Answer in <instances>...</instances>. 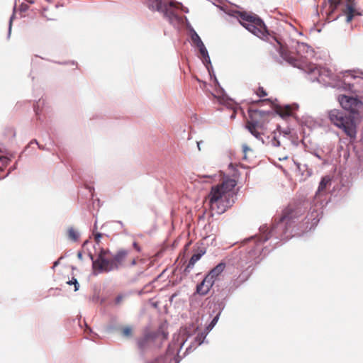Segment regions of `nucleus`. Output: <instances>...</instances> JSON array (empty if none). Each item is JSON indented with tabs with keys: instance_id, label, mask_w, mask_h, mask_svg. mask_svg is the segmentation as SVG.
<instances>
[{
	"instance_id": "nucleus-33",
	"label": "nucleus",
	"mask_w": 363,
	"mask_h": 363,
	"mask_svg": "<svg viewBox=\"0 0 363 363\" xmlns=\"http://www.w3.org/2000/svg\"><path fill=\"white\" fill-rule=\"evenodd\" d=\"M133 247H134V248H135L138 252H140L141 248H140V245H139L137 242H135L133 243Z\"/></svg>"
},
{
	"instance_id": "nucleus-23",
	"label": "nucleus",
	"mask_w": 363,
	"mask_h": 363,
	"mask_svg": "<svg viewBox=\"0 0 363 363\" xmlns=\"http://www.w3.org/2000/svg\"><path fill=\"white\" fill-rule=\"evenodd\" d=\"M255 93L260 98L267 96V91L262 86L258 87Z\"/></svg>"
},
{
	"instance_id": "nucleus-22",
	"label": "nucleus",
	"mask_w": 363,
	"mask_h": 363,
	"mask_svg": "<svg viewBox=\"0 0 363 363\" xmlns=\"http://www.w3.org/2000/svg\"><path fill=\"white\" fill-rule=\"evenodd\" d=\"M121 332L123 335L125 337H130L132 335V328L130 327H124Z\"/></svg>"
},
{
	"instance_id": "nucleus-7",
	"label": "nucleus",
	"mask_w": 363,
	"mask_h": 363,
	"mask_svg": "<svg viewBox=\"0 0 363 363\" xmlns=\"http://www.w3.org/2000/svg\"><path fill=\"white\" fill-rule=\"evenodd\" d=\"M167 335L168 333L162 328H160L157 330H146L143 337L138 340L137 344L138 347L143 350L148 347L150 342H154L156 339L161 338L162 340H164L167 338Z\"/></svg>"
},
{
	"instance_id": "nucleus-2",
	"label": "nucleus",
	"mask_w": 363,
	"mask_h": 363,
	"mask_svg": "<svg viewBox=\"0 0 363 363\" xmlns=\"http://www.w3.org/2000/svg\"><path fill=\"white\" fill-rule=\"evenodd\" d=\"M339 102L342 107L350 111V113L337 109L331 110L328 114L330 121L335 126L341 128L351 139H354L357 135V125L352 113H357L362 104L356 98L346 95L340 96Z\"/></svg>"
},
{
	"instance_id": "nucleus-30",
	"label": "nucleus",
	"mask_w": 363,
	"mask_h": 363,
	"mask_svg": "<svg viewBox=\"0 0 363 363\" xmlns=\"http://www.w3.org/2000/svg\"><path fill=\"white\" fill-rule=\"evenodd\" d=\"M124 296L123 295H118L115 300L116 304H119L123 300Z\"/></svg>"
},
{
	"instance_id": "nucleus-10",
	"label": "nucleus",
	"mask_w": 363,
	"mask_h": 363,
	"mask_svg": "<svg viewBox=\"0 0 363 363\" xmlns=\"http://www.w3.org/2000/svg\"><path fill=\"white\" fill-rule=\"evenodd\" d=\"M296 212L293 208L288 207L283 211L278 225L281 226L284 224L288 225L293 219L296 218Z\"/></svg>"
},
{
	"instance_id": "nucleus-16",
	"label": "nucleus",
	"mask_w": 363,
	"mask_h": 363,
	"mask_svg": "<svg viewBox=\"0 0 363 363\" xmlns=\"http://www.w3.org/2000/svg\"><path fill=\"white\" fill-rule=\"evenodd\" d=\"M276 111L281 117H288L292 115L293 107L290 105L278 106L276 108Z\"/></svg>"
},
{
	"instance_id": "nucleus-13",
	"label": "nucleus",
	"mask_w": 363,
	"mask_h": 363,
	"mask_svg": "<svg viewBox=\"0 0 363 363\" xmlns=\"http://www.w3.org/2000/svg\"><path fill=\"white\" fill-rule=\"evenodd\" d=\"M145 4L150 10L161 12L166 0H145Z\"/></svg>"
},
{
	"instance_id": "nucleus-25",
	"label": "nucleus",
	"mask_w": 363,
	"mask_h": 363,
	"mask_svg": "<svg viewBox=\"0 0 363 363\" xmlns=\"http://www.w3.org/2000/svg\"><path fill=\"white\" fill-rule=\"evenodd\" d=\"M218 315L213 318L210 324L207 326L208 330H211L216 325V324L218 322Z\"/></svg>"
},
{
	"instance_id": "nucleus-11",
	"label": "nucleus",
	"mask_w": 363,
	"mask_h": 363,
	"mask_svg": "<svg viewBox=\"0 0 363 363\" xmlns=\"http://www.w3.org/2000/svg\"><path fill=\"white\" fill-rule=\"evenodd\" d=\"M215 282L208 276L196 286V292L200 295L207 294Z\"/></svg>"
},
{
	"instance_id": "nucleus-38",
	"label": "nucleus",
	"mask_w": 363,
	"mask_h": 363,
	"mask_svg": "<svg viewBox=\"0 0 363 363\" xmlns=\"http://www.w3.org/2000/svg\"><path fill=\"white\" fill-rule=\"evenodd\" d=\"M22 6H23V4L19 6L20 9H21Z\"/></svg>"
},
{
	"instance_id": "nucleus-37",
	"label": "nucleus",
	"mask_w": 363,
	"mask_h": 363,
	"mask_svg": "<svg viewBox=\"0 0 363 363\" xmlns=\"http://www.w3.org/2000/svg\"><path fill=\"white\" fill-rule=\"evenodd\" d=\"M33 143H35V145H38V143L35 140L34 142H31L30 143V145H32Z\"/></svg>"
},
{
	"instance_id": "nucleus-39",
	"label": "nucleus",
	"mask_w": 363,
	"mask_h": 363,
	"mask_svg": "<svg viewBox=\"0 0 363 363\" xmlns=\"http://www.w3.org/2000/svg\"><path fill=\"white\" fill-rule=\"evenodd\" d=\"M0 152H2V151L0 150Z\"/></svg>"
},
{
	"instance_id": "nucleus-19",
	"label": "nucleus",
	"mask_w": 363,
	"mask_h": 363,
	"mask_svg": "<svg viewBox=\"0 0 363 363\" xmlns=\"http://www.w3.org/2000/svg\"><path fill=\"white\" fill-rule=\"evenodd\" d=\"M191 40L197 48L203 45V43L202 42L199 35L195 31H194V33L191 35Z\"/></svg>"
},
{
	"instance_id": "nucleus-5",
	"label": "nucleus",
	"mask_w": 363,
	"mask_h": 363,
	"mask_svg": "<svg viewBox=\"0 0 363 363\" xmlns=\"http://www.w3.org/2000/svg\"><path fill=\"white\" fill-rule=\"evenodd\" d=\"M359 0H329L330 12L340 9L347 16V22L352 21L356 15H362L357 7Z\"/></svg>"
},
{
	"instance_id": "nucleus-29",
	"label": "nucleus",
	"mask_w": 363,
	"mask_h": 363,
	"mask_svg": "<svg viewBox=\"0 0 363 363\" xmlns=\"http://www.w3.org/2000/svg\"><path fill=\"white\" fill-rule=\"evenodd\" d=\"M205 335H203V333H201V335H199L197 337H196V340L199 341V345H201L204 338H205Z\"/></svg>"
},
{
	"instance_id": "nucleus-9",
	"label": "nucleus",
	"mask_w": 363,
	"mask_h": 363,
	"mask_svg": "<svg viewBox=\"0 0 363 363\" xmlns=\"http://www.w3.org/2000/svg\"><path fill=\"white\" fill-rule=\"evenodd\" d=\"M182 4L173 0H166L161 13L172 22L179 18L178 11L181 9Z\"/></svg>"
},
{
	"instance_id": "nucleus-28",
	"label": "nucleus",
	"mask_w": 363,
	"mask_h": 363,
	"mask_svg": "<svg viewBox=\"0 0 363 363\" xmlns=\"http://www.w3.org/2000/svg\"><path fill=\"white\" fill-rule=\"evenodd\" d=\"M271 143L274 147H279L280 145L279 140L277 138L276 135H274L271 140Z\"/></svg>"
},
{
	"instance_id": "nucleus-6",
	"label": "nucleus",
	"mask_w": 363,
	"mask_h": 363,
	"mask_svg": "<svg viewBox=\"0 0 363 363\" xmlns=\"http://www.w3.org/2000/svg\"><path fill=\"white\" fill-rule=\"evenodd\" d=\"M109 251L101 249L97 259L93 261V269L99 272H108L116 269V265L111 257H108Z\"/></svg>"
},
{
	"instance_id": "nucleus-12",
	"label": "nucleus",
	"mask_w": 363,
	"mask_h": 363,
	"mask_svg": "<svg viewBox=\"0 0 363 363\" xmlns=\"http://www.w3.org/2000/svg\"><path fill=\"white\" fill-rule=\"evenodd\" d=\"M128 255V251L125 250H120L117 252L116 255H114L112 258L113 259L114 263L116 265V269H118L120 267L123 266L125 263V261Z\"/></svg>"
},
{
	"instance_id": "nucleus-3",
	"label": "nucleus",
	"mask_w": 363,
	"mask_h": 363,
	"mask_svg": "<svg viewBox=\"0 0 363 363\" xmlns=\"http://www.w3.org/2000/svg\"><path fill=\"white\" fill-rule=\"evenodd\" d=\"M236 185L235 179L228 178L221 184L212 186L208 196L211 209L221 214L230 208L234 203L233 189Z\"/></svg>"
},
{
	"instance_id": "nucleus-20",
	"label": "nucleus",
	"mask_w": 363,
	"mask_h": 363,
	"mask_svg": "<svg viewBox=\"0 0 363 363\" xmlns=\"http://www.w3.org/2000/svg\"><path fill=\"white\" fill-rule=\"evenodd\" d=\"M93 235H94V238L95 242L97 244H99L100 242H101V238L103 236V234L101 233L97 232V225H96V223H95L94 225Z\"/></svg>"
},
{
	"instance_id": "nucleus-4",
	"label": "nucleus",
	"mask_w": 363,
	"mask_h": 363,
	"mask_svg": "<svg viewBox=\"0 0 363 363\" xmlns=\"http://www.w3.org/2000/svg\"><path fill=\"white\" fill-rule=\"evenodd\" d=\"M249 119L246 123V128L257 139H262V135H265L269 122L270 112L254 110L249 108Z\"/></svg>"
},
{
	"instance_id": "nucleus-27",
	"label": "nucleus",
	"mask_w": 363,
	"mask_h": 363,
	"mask_svg": "<svg viewBox=\"0 0 363 363\" xmlns=\"http://www.w3.org/2000/svg\"><path fill=\"white\" fill-rule=\"evenodd\" d=\"M242 152L244 153V159H246V155L249 151H251V148L248 147L247 144H243L242 146Z\"/></svg>"
},
{
	"instance_id": "nucleus-17",
	"label": "nucleus",
	"mask_w": 363,
	"mask_h": 363,
	"mask_svg": "<svg viewBox=\"0 0 363 363\" xmlns=\"http://www.w3.org/2000/svg\"><path fill=\"white\" fill-rule=\"evenodd\" d=\"M67 236L69 240H71L72 241L76 242L78 240V239L79 238V234L74 228L69 227L67 229Z\"/></svg>"
},
{
	"instance_id": "nucleus-1",
	"label": "nucleus",
	"mask_w": 363,
	"mask_h": 363,
	"mask_svg": "<svg viewBox=\"0 0 363 363\" xmlns=\"http://www.w3.org/2000/svg\"><path fill=\"white\" fill-rule=\"evenodd\" d=\"M241 25L250 33L259 38L273 44L280 56L289 64L297 67L306 73L313 74L318 81L332 84L336 80V75L331 69L318 67L308 61L306 57L299 55L303 50H309L304 43H298L297 45V55L294 56L287 48L283 45L279 38L268 32L263 21L256 14L247 12H240L238 15Z\"/></svg>"
},
{
	"instance_id": "nucleus-26",
	"label": "nucleus",
	"mask_w": 363,
	"mask_h": 363,
	"mask_svg": "<svg viewBox=\"0 0 363 363\" xmlns=\"http://www.w3.org/2000/svg\"><path fill=\"white\" fill-rule=\"evenodd\" d=\"M67 283L69 285L74 284V291H77L79 289V283H78V281H77V280L76 279L73 278L72 280L67 281Z\"/></svg>"
},
{
	"instance_id": "nucleus-36",
	"label": "nucleus",
	"mask_w": 363,
	"mask_h": 363,
	"mask_svg": "<svg viewBox=\"0 0 363 363\" xmlns=\"http://www.w3.org/2000/svg\"><path fill=\"white\" fill-rule=\"evenodd\" d=\"M201 141L197 143V145H198V147H199V150H200V145H201Z\"/></svg>"
},
{
	"instance_id": "nucleus-8",
	"label": "nucleus",
	"mask_w": 363,
	"mask_h": 363,
	"mask_svg": "<svg viewBox=\"0 0 363 363\" xmlns=\"http://www.w3.org/2000/svg\"><path fill=\"white\" fill-rule=\"evenodd\" d=\"M346 77L354 79L350 86L351 91L357 96L363 98V72L359 70H348L345 72Z\"/></svg>"
},
{
	"instance_id": "nucleus-32",
	"label": "nucleus",
	"mask_w": 363,
	"mask_h": 363,
	"mask_svg": "<svg viewBox=\"0 0 363 363\" xmlns=\"http://www.w3.org/2000/svg\"><path fill=\"white\" fill-rule=\"evenodd\" d=\"M7 161H8V158L6 157L0 156V162H1L2 164H4V163H6Z\"/></svg>"
},
{
	"instance_id": "nucleus-15",
	"label": "nucleus",
	"mask_w": 363,
	"mask_h": 363,
	"mask_svg": "<svg viewBox=\"0 0 363 363\" xmlns=\"http://www.w3.org/2000/svg\"><path fill=\"white\" fill-rule=\"evenodd\" d=\"M205 253L206 250L203 248H198L196 250H195L194 253L193 254L189 262L187 268L194 267L196 262L199 261Z\"/></svg>"
},
{
	"instance_id": "nucleus-31",
	"label": "nucleus",
	"mask_w": 363,
	"mask_h": 363,
	"mask_svg": "<svg viewBox=\"0 0 363 363\" xmlns=\"http://www.w3.org/2000/svg\"><path fill=\"white\" fill-rule=\"evenodd\" d=\"M267 101L269 102V99L257 100V101H252L251 104H252V105H256V104H261L263 102H267Z\"/></svg>"
},
{
	"instance_id": "nucleus-14",
	"label": "nucleus",
	"mask_w": 363,
	"mask_h": 363,
	"mask_svg": "<svg viewBox=\"0 0 363 363\" xmlns=\"http://www.w3.org/2000/svg\"><path fill=\"white\" fill-rule=\"evenodd\" d=\"M225 263H219L214 268H213L206 276L210 277L215 282L216 280L218 279V277L225 269Z\"/></svg>"
},
{
	"instance_id": "nucleus-24",
	"label": "nucleus",
	"mask_w": 363,
	"mask_h": 363,
	"mask_svg": "<svg viewBox=\"0 0 363 363\" xmlns=\"http://www.w3.org/2000/svg\"><path fill=\"white\" fill-rule=\"evenodd\" d=\"M318 214L316 211L311 213V217H313L312 219L311 227L316 225L317 223H318L319 219L318 218Z\"/></svg>"
},
{
	"instance_id": "nucleus-35",
	"label": "nucleus",
	"mask_w": 363,
	"mask_h": 363,
	"mask_svg": "<svg viewBox=\"0 0 363 363\" xmlns=\"http://www.w3.org/2000/svg\"><path fill=\"white\" fill-rule=\"evenodd\" d=\"M11 22H12V18H10V22H9V29L11 30Z\"/></svg>"
},
{
	"instance_id": "nucleus-34",
	"label": "nucleus",
	"mask_w": 363,
	"mask_h": 363,
	"mask_svg": "<svg viewBox=\"0 0 363 363\" xmlns=\"http://www.w3.org/2000/svg\"><path fill=\"white\" fill-rule=\"evenodd\" d=\"M135 264H136V259L135 258H132L130 259V266H134Z\"/></svg>"
},
{
	"instance_id": "nucleus-21",
	"label": "nucleus",
	"mask_w": 363,
	"mask_h": 363,
	"mask_svg": "<svg viewBox=\"0 0 363 363\" xmlns=\"http://www.w3.org/2000/svg\"><path fill=\"white\" fill-rule=\"evenodd\" d=\"M198 48L199 50V52H200L201 57L206 61H207V60L209 61L208 53V51H207L204 44L198 47Z\"/></svg>"
},
{
	"instance_id": "nucleus-18",
	"label": "nucleus",
	"mask_w": 363,
	"mask_h": 363,
	"mask_svg": "<svg viewBox=\"0 0 363 363\" xmlns=\"http://www.w3.org/2000/svg\"><path fill=\"white\" fill-rule=\"evenodd\" d=\"M330 184V179L328 177H323L319 184L318 191L320 192V191L325 190L326 187Z\"/></svg>"
}]
</instances>
